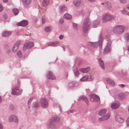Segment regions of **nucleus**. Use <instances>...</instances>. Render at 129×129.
<instances>
[{
	"label": "nucleus",
	"mask_w": 129,
	"mask_h": 129,
	"mask_svg": "<svg viewBox=\"0 0 129 129\" xmlns=\"http://www.w3.org/2000/svg\"><path fill=\"white\" fill-rule=\"evenodd\" d=\"M106 111V110L104 109L101 110L99 113V115L100 116H104L101 117L99 118V120L102 121L104 120H106L108 119L110 117V115L109 114H106L104 115Z\"/></svg>",
	"instance_id": "f257e3e1"
},
{
	"label": "nucleus",
	"mask_w": 129,
	"mask_h": 129,
	"mask_svg": "<svg viewBox=\"0 0 129 129\" xmlns=\"http://www.w3.org/2000/svg\"><path fill=\"white\" fill-rule=\"evenodd\" d=\"M91 24V22L89 18L88 17L86 18L84 21L83 25V29L84 33L87 31L88 28Z\"/></svg>",
	"instance_id": "f03ea898"
},
{
	"label": "nucleus",
	"mask_w": 129,
	"mask_h": 129,
	"mask_svg": "<svg viewBox=\"0 0 129 129\" xmlns=\"http://www.w3.org/2000/svg\"><path fill=\"white\" fill-rule=\"evenodd\" d=\"M124 29L125 27L124 26L118 25L113 28V31L116 34H120L123 33Z\"/></svg>",
	"instance_id": "7ed1b4c3"
},
{
	"label": "nucleus",
	"mask_w": 129,
	"mask_h": 129,
	"mask_svg": "<svg viewBox=\"0 0 129 129\" xmlns=\"http://www.w3.org/2000/svg\"><path fill=\"white\" fill-rule=\"evenodd\" d=\"M103 21L105 22L110 20L113 19L114 17L108 13H106L103 16Z\"/></svg>",
	"instance_id": "20e7f679"
},
{
	"label": "nucleus",
	"mask_w": 129,
	"mask_h": 129,
	"mask_svg": "<svg viewBox=\"0 0 129 129\" xmlns=\"http://www.w3.org/2000/svg\"><path fill=\"white\" fill-rule=\"evenodd\" d=\"M34 45V43L32 42H28L26 43L23 45V50L25 51L26 49H28L33 46Z\"/></svg>",
	"instance_id": "39448f33"
},
{
	"label": "nucleus",
	"mask_w": 129,
	"mask_h": 129,
	"mask_svg": "<svg viewBox=\"0 0 129 129\" xmlns=\"http://www.w3.org/2000/svg\"><path fill=\"white\" fill-rule=\"evenodd\" d=\"M41 106L43 108L46 107L48 105V103L46 100L44 98L41 99L40 101Z\"/></svg>",
	"instance_id": "423d86ee"
},
{
	"label": "nucleus",
	"mask_w": 129,
	"mask_h": 129,
	"mask_svg": "<svg viewBox=\"0 0 129 129\" xmlns=\"http://www.w3.org/2000/svg\"><path fill=\"white\" fill-rule=\"evenodd\" d=\"M90 100L91 101L94 102L99 101V99L98 96L95 94H92L90 96Z\"/></svg>",
	"instance_id": "0eeeda50"
},
{
	"label": "nucleus",
	"mask_w": 129,
	"mask_h": 129,
	"mask_svg": "<svg viewBox=\"0 0 129 129\" xmlns=\"http://www.w3.org/2000/svg\"><path fill=\"white\" fill-rule=\"evenodd\" d=\"M49 3L48 0H44L43 1L42 3V5L43 7H42V11H42V12H44L46 11V8L45 7Z\"/></svg>",
	"instance_id": "6e6552de"
},
{
	"label": "nucleus",
	"mask_w": 129,
	"mask_h": 129,
	"mask_svg": "<svg viewBox=\"0 0 129 129\" xmlns=\"http://www.w3.org/2000/svg\"><path fill=\"white\" fill-rule=\"evenodd\" d=\"M21 42L20 41H17L14 45L12 51L14 52H16L18 49V46Z\"/></svg>",
	"instance_id": "1a4fd4ad"
},
{
	"label": "nucleus",
	"mask_w": 129,
	"mask_h": 129,
	"mask_svg": "<svg viewBox=\"0 0 129 129\" xmlns=\"http://www.w3.org/2000/svg\"><path fill=\"white\" fill-rule=\"evenodd\" d=\"M110 44H108L107 45L105 48L104 53V54H106L110 53Z\"/></svg>",
	"instance_id": "9d476101"
},
{
	"label": "nucleus",
	"mask_w": 129,
	"mask_h": 129,
	"mask_svg": "<svg viewBox=\"0 0 129 129\" xmlns=\"http://www.w3.org/2000/svg\"><path fill=\"white\" fill-rule=\"evenodd\" d=\"M115 118L116 120L119 123L122 122L124 120L123 118L118 115L116 116Z\"/></svg>",
	"instance_id": "9b49d317"
},
{
	"label": "nucleus",
	"mask_w": 129,
	"mask_h": 129,
	"mask_svg": "<svg viewBox=\"0 0 129 129\" xmlns=\"http://www.w3.org/2000/svg\"><path fill=\"white\" fill-rule=\"evenodd\" d=\"M9 120L10 122L13 121L15 122H17L18 121V119L16 116L14 115H12L10 116L9 118Z\"/></svg>",
	"instance_id": "f8f14e48"
},
{
	"label": "nucleus",
	"mask_w": 129,
	"mask_h": 129,
	"mask_svg": "<svg viewBox=\"0 0 129 129\" xmlns=\"http://www.w3.org/2000/svg\"><path fill=\"white\" fill-rule=\"evenodd\" d=\"M28 24V22L26 20H23L19 22L18 25L20 26H26Z\"/></svg>",
	"instance_id": "ddd939ff"
},
{
	"label": "nucleus",
	"mask_w": 129,
	"mask_h": 129,
	"mask_svg": "<svg viewBox=\"0 0 129 129\" xmlns=\"http://www.w3.org/2000/svg\"><path fill=\"white\" fill-rule=\"evenodd\" d=\"M120 106L119 103L117 102H114L112 104L111 107L113 109H116L118 108Z\"/></svg>",
	"instance_id": "4468645a"
},
{
	"label": "nucleus",
	"mask_w": 129,
	"mask_h": 129,
	"mask_svg": "<svg viewBox=\"0 0 129 129\" xmlns=\"http://www.w3.org/2000/svg\"><path fill=\"white\" fill-rule=\"evenodd\" d=\"M12 33L10 31H4L2 33V36L4 37H7L11 35Z\"/></svg>",
	"instance_id": "2eb2a0df"
},
{
	"label": "nucleus",
	"mask_w": 129,
	"mask_h": 129,
	"mask_svg": "<svg viewBox=\"0 0 129 129\" xmlns=\"http://www.w3.org/2000/svg\"><path fill=\"white\" fill-rule=\"evenodd\" d=\"M19 92V90L17 88H15L12 89L11 94L14 95H18Z\"/></svg>",
	"instance_id": "dca6fc26"
},
{
	"label": "nucleus",
	"mask_w": 129,
	"mask_h": 129,
	"mask_svg": "<svg viewBox=\"0 0 129 129\" xmlns=\"http://www.w3.org/2000/svg\"><path fill=\"white\" fill-rule=\"evenodd\" d=\"M47 77L48 78L52 79H54L55 78L52 73L50 72H48Z\"/></svg>",
	"instance_id": "f3484780"
},
{
	"label": "nucleus",
	"mask_w": 129,
	"mask_h": 129,
	"mask_svg": "<svg viewBox=\"0 0 129 129\" xmlns=\"http://www.w3.org/2000/svg\"><path fill=\"white\" fill-rule=\"evenodd\" d=\"M90 68L87 67V68H82L80 69V71L83 73H87L90 69Z\"/></svg>",
	"instance_id": "a211bd4d"
},
{
	"label": "nucleus",
	"mask_w": 129,
	"mask_h": 129,
	"mask_svg": "<svg viewBox=\"0 0 129 129\" xmlns=\"http://www.w3.org/2000/svg\"><path fill=\"white\" fill-rule=\"evenodd\" d=\"M72 16L70 14L68 13H66L63 16V17L64 18L67 20H69L71 19Z\"/></svg>",
	"instance_id": "6ab92c4d"
},
{
	"label": "nucleus",
	"mask_w": 129,
	"mask_h": 129,
	"mask_svg": "<svg viewBox=\"0 0 129 129\" xmlns=\"http://www.w3.org/2000/svg\"><path fill=\"white\" fill-rule=\"evenodd\" d=\"M100 67L103 69H104L103 62L101 58H99L98 59Z\"/></svg>",
	"instance_id": "aec40b11"
},
{
	"label": "nucleus",
	"mask_w": 129,
	"mask_h": 129,
	"mask_svg": "<svg viewBox=\"0 0 129 129\" xmlns=\"http://www.w3.org/2000/svg\"><path fill=\"white\" fill-rule=\"evenodd\" d=\"M60 120L59 118L58 117H54L52 119V120L51 121L50 124L51 125L53 124V123H54L55 122L57 121ZM51 127V125H50Z\"/></svg>",
	"instance_id": "412c9836"
},
{
	"label": "nucleus",
	"mask_w": 129,
	"mask_h": 129,
	"mask_svg": "<svg viewBox=\"0 0 129 129\" xmlns=\"http://www.w3.org/2000/svg\"><path fill=\"white\" fill-rule=\"evenodd\" d=\"M79 100L80 101L81 100H83L87 104H88V100L87 98L85 96H82L79 99Z\"/></svg>",
	"instance_id": "4be33fe9"
},
{
	"label": "nucleus",
	"mask_w": 129,
	"mask_h": 129,
	"mask_svg": "<svg viewBox=\"0 0 129 129\" xmlns=\"http://www.w3.org/2000/svg\"><path fill=\"white\" fill-rule=\"evenodd\" d=\"M80 0H75L74 1V4L76 7H78L80 5Z\"/></svg>",
	"instance_id": "5701e85b"
},
{
	"label": "nucleus",
	"mask_w": 129,
	"mask_h": 129,
	"mask_svg": "<svg viewBox=\"0 0 129 129\" xmlns=\"http://www.w3.org/2000/svg\"><path fill=\"white\" fill-rule=\"evenodd\" d=\"M23 4L27 5L29 4L31 2V0H22Z\"/></svg>",
	"instance_id": "b1692460"
},
{
	"label": "nucleus",
	"mask_w": 129,
	"mask_h": 129,
	"mask_svg": "<svg viewBox=\"0 0 129 129\" xmlns=\"http://www.w3.org/2000/svg\"><path fill=\"white\" fill-rule=\"evenodd\" d=\"M107 82L108 83L110 84L112 86H114L115 84L113 81L109 79L107 80Z\"/></svg>",
	"instance_id": "393cba45"
},
{
	"label": "nucleus",
	"mask_w": 129,
	"mask_h": 129,
	"mask_svg": "<svg viewBox=\"0 0 129 129\" xmlns=\"http://www.w3.org/2000/svg\"><path fill=\"white\" fill-rule=\"evenodd\" d=\"M59 8L60 11L61 13H62L66 10V8L64 6H60Z\"/></svg>",
	"instance_id": "a878e982"
},
{
	"label": "nucleus",
	"mask_w": 129,
	"mask_h": 129,
	"mask_svg": "<svg viewBox=\"0 0 129 129\" xmlns=\"http://www.w3.org/2000/svg\"><path fill=\"white\" fill-rule=\"evenodd\" d=\"M90 44L92 45V46H93L94 48H97L98 46V42H90Z\"/></svg>",
	"instance_id": "bb28decb"
},
{
	"label": "nucleus",
	"mask_w": 129,
	"mask_h": 129,
	"mask_svg": "<svg viewBox=\"0 0 129 129\" xmlns=\"http://www.w3.org/2000/svg\"><path fill=\"white\" fill-rule=\"evenodd\" d=\"M13 11L15 15H16L18 13V10L16 8H15L13 9Z\"/></svg>",
	"instance_id": "cd10ccee"
},
{
	"label": "nucleus",
	"mask_w": 129,
	"mask_h": 129,
	"mask_svg": "<svg viewBox=\"0 0 129 129\" xmlns=\"http://www.w3.org/2000/svg\"><path fill=\"white\" fill-rule=\"evenodd\" d=\"M17 56L19 58H21L22 56V54L21 52L20 51H18L17 52Z\"/></svg>",
	"instance_id": "c85d7f7f"
},
{
	"label": "nucleus",
	"mask_w": 129,
	"mask_h": 129,
	"mask_svg": "<svg viewBox=\"0 0 129 129\" xmlns=\"http://www.w3.org/2000/svg\"><path fill=\"white\" fill-rule=\"evenodd\" d=\"M88 76H85L82 77L81 79V80L82 81H85L87 80Z\"/></svg>",
	"instance_id": "c756f323"
},
{
	"label": "nucleus",
	"mask_w": 129,
	"mask_h": 129,
	"mask_svg": "<svg viewBox=\"0 0 129 129\" xmlns=\"http://www.w3.org/2000/svg\"><path fill=\"white\" fill-rule=\"evenodd\" d=\"M45 30L46 31L49 32L51 30V28L50 27H47L45 28Z\"/></svg>",
	"instance_id": "7c9ffc66"
},
{
	"label": "nucleus",
	"mask_w": 129,
	"mask_h": 129,
	"mask_svg": "<svg viewBox=\"0 0 129 129\" xmlns=\"http://www.w3.org/2000/svg\"><path fill=\"white\" fill-rule=\"evenodd\" d=\"M58 43V41H55L54 42H50L48 43V46H50L52 45H53L54 44H56Z\"/></svg>",
	"instance_id": "2f4dec72"
},
{
	"label": "nucleus",
	"mask_w": 129,
	"mask_h": 129,
	"mask_svg": "<svg viewBox=\"0 0 129 129\" xmlns=\"http://www.w3.org/2000/svg\"><path fill=\"white\" fill-rule=\"evenodd\" d=\"M33 107H38V103L36 102H35L33 104Z\"/></svg>",
	"instance_id": "473e14b6"
},
{
	"label": "nucleus",
	"mask_w": 129,
	"mask_h": 129,
	"mask_svg": "<svg viewBox=\"0 0 129 129\" xmlns=\"http://www.w3.org/2000/svg\"><path fill=\"white\" fill-rule=\"evenodd\" d=\"M125 37L126 39L128 40L129 39V34L128 33L125 34Z\"/></svg>",
	"instance_id": "72a5a7b5"
},
{
	"label": "nucleus",
	"mask_w": 129,
	"mask_h": 129,
	"mask_svg": "<svg viewBox=\"0 0 129 129\" xmlns=\"http://www.w3.org/2000/svg\"><path fill=\"white\" fill-rule=\"evenodd\" d=\"M93 77L91 76H89L88 77V79L87 80L88 81H91L93 80Z\"/></svg>",
	"instance_id": "f704fd0d"
},
{
	"label": "nucleus",
	"mask_w": 129,
	"mask_h": 129,
	"mask_svg": "<svg viewBox=\"0 0 129 129\" xmlns=\"http://www.w3.org/2000/svg\"><path fill=\"white\" fill-rule=\"evenodd\" d=\"M73 25L74 28L77 30L78 27L77 24L76 23H73Z\"/></svg>",
	"instance_id": "c9c22d12"
},
{
	"label": "nucleus",
	"mask_w": 129,
	"mask_h": 129,
	"mask_svg": "<svg viewBox=\"0 0 129 129\" xmlns=\"http://www.w3.org/2000/svg\"><path fill=\"white\" fill-rule=\"evenodd\" d=\"M122 13L123 14H127V13L126 11L125 10H123L122 11Z\"/></svg>",
	"instance_id": "e433bc0d"
},
{
	"label": "nucleus",
	"mask_w": 129,
	"mask_h": 129,
	"mask_svg": "<svg viewBox=\"0 0 129 129\" xmlns=\"http://www.w3.org/2000/svg\"><path fill=\"white\" fill-rule=\"evenodd\" d=\"M34 98L33 97L31 98L29 100L28 102V106H29V104L32 101V99Z\"/></svg>",
	"instance_id": "4c0bfd02"
},
{
	"label": "nucleus",
	"mask_w": 129,
	"mask_h": 129,
	"mask_svg": "<svg viewBox=\"0 0 129 129\" xmlns=\"http://www.w3.org/2000/svg\"><path fill=\"white\" fill-rule=\"evenodd\" d=\"M64 21V19L63 18L60 19V21L59 23L60 24L62 23H63Z\"/></svg>",
	"instance_id": "58836bf2"
},
{
	"label": "nucleus",
	"mask_w": 129,
	"mask_h": 129,
	"mask_svg": "<svg viewBox=\"0 0 129 129\" xmlns=\"http://www.w3.org/2000/svg\"><path fill=\"white\" fill-rule=\"evenodd\" d=\"M107 4L108 5L107 7L108 8H111V4L110 3H108Z\"/></svg>",
	"instance_id": "ea45409f"
},
{
	"label": "nucleus",
	"mask_w": 129,
	"mask_h": 129,
	"mask_svg": "<svg viewBox=\"0 0 129 129\" xmlns=\"http://www.w3.org/2000/svg\"><path fill=\"white\" fill-rule=\"evenodd\" d=\"M76 70H75V71L74 72V73L75 75L76 76H77L79 74V73L78 71L77 70V69H76Z\"/></svg>",
	"instance_id": "a19ab883"
},
{
	"label": "nucleus",
	"mask_w": 129,
	"mask_h": 129,
	"mask_svg": "<svg viewBox=\"0 0 129 129\" xmlns=\"http://www.w3.org/2000/svg\"><path fill=\"white\" fill-rule=\"evenodd\" d=\"M3 10V7L2 5L0 4V12L2 11Z\"/></svg>",
	"instance_id": "79ce46f5"
},
{
	"label": "nucleus",
	"mask_w": 129,
	"mask_h": 129,
	"mask_svg": "<svg viewBox=\"0 0 129 129\" xmlns=\"http://www.w3.org/2000/svg\"><path fill=\"white\" fill-rule=\"evenodd\" d=\"M119 1L121 2L124 3H126L127 0H119Z\"/></svg>",
	"instance_id": "37998d69"
},
{
	"label": "nucleus",
	"mask_w": 129,
	"mask_h": 129,
	"mask_svg": "<svg viewBox=\"0 0 129 129\" xmlns=\"http://www.w3.org/2000/svg\"><path fill=\"white\" fill-rule=\"evenodd\" d=\"M95 22L93 24V27H97V26L99 24V23H97L96 24V25H95Z\"/></svg>",
	"instance_id": "c03bdc74"
},
{
	"label": "nucleus",
	"mask_w": 129,
	"mask_h": 129,
	"mask_svg": "<svg viewBox=\"0 0 129 129\" xmlns=\"http://www.w3.org/2000/svg\"><path fill=\"white\" fill-rule=\"evenodd\" d=\"M45 18H43L42 19V22L43 23H44L45 22Z\"/></svg>",
	"instance_id": "a18cd8bd"
},
{
	"label": "nucleus",
	"mask_w": 129,
	"mask_h": 129,
	"mask_svg": "<svg viewBox=\"0 0 129 129\" xmlns=\"http://www.w3.org/2000/svg\"><path fill=\"white\" fill-rule=\"evenodd\" d=\"M125 86V85L124 84H121L120 85V86L121 88H123Z\"/></svg>",
	"instance_id": "49530a36"
},
{
	"label": "nucleus",
	"mask_w": 129,
	"mask_h": 129,
	"mask_svg": "<svg viewBox=\"0 0 129 129\" xmlns=\"http://www.w3.org/2000/svg\"><path fill=\"white\" fill-rule=\"evenodd\" d=\"M63 37L62 35H60L59 37V38L60 39H62L63 38Z\"/></svg>",
	"instance_id": "de8ad7c7"
},
{
	"label": "nucleus",
	"mask_w": 129,
	"mask_h": 129,
	"mask_svg": "<svg viewBox=\"0 0 129 129\" xmlns=\"http://www.w3.org/2000/svg\"><path fill=\"white\" fill-rule=\"evenodd\" d=\"M129 121V119L128 118L127 119V120H126L127 124V125H128Z\"/></svg>",
	"instance_id": "09e8293b"
},
{
	"label": "nucleus",
	"mask_w": 129,
	"mask_h": 129,
	"mask_svg": "<svg viewBox=\"0 0 129 129\" xmlns=\"http://www.w3.org/2000/svg\"><path fill=\"white\" fill-rule=\"evenodd\" d=\"M74 112L75 110H72L70 111V112L71 113H73Z\"/></svg>",
	"instance_id": "8fccbe9b"
},
{
	"label": "nucleus",
	"mask_w": 129,
	"mask_h": 129,
	"mask_svg": "<svg viewBox=\"0 0 129 129\" xmlns=\"http://www.w3.org/2000/svg\"><path fill=\"white\" fill-rule=\"evenodd\" d=\"M8 1V0H3V2L5 3H7Z\"/></svg>",
	"instance_id": "3c124183"
},
{
	"label": "nucleus",
	"mask_w": 129,
	"mask_h": 129,
	"mask_svg": "<svg viewBox=\"0 0 129 129\" xmlns=\"http://www.w3.org/2000/svg\"><path fill=\"white\" fill-rule=\"evenodd\" d=\"M0 129H2V127L1 123H0Z\"/></svg>",
	"instance_id": "603ef678"
},
{
	"label": "nucleus",
	"mask_w": 129,
	"mask_h": 129,
	"mask_svg": "<svg viewBox=\"0 0 129 129\" xmlns=\"http://www.w3.org/2000/svg\"><path fill=\"white\" fill-rule=\"evenodd\" d=\"M5 48H6V49H7L8 48V47L7 46H5Z\"/></svg>",
	"instance_id": "864d4df0"
},
{
	"label": "nucleus",
	"mask_w": 129,
	"mask_h": 129,
	"mask_svg": "<svg viewBox=\"0 0 129 129\" xmlns=\"http://www.w3.org/2000/svg\"><path fill=\"white\" fill-rule=\"evenodd\" d=\"M13 106H11V107H10V108L11 109V110H12V108H13Z\"/></svg>",
	"instance_id": "5fc2aeb1"
},
{
	"label": "nucleus",
	"mask_w": 129,
	"mask_h": 129,
	"mask_svg": "<svg viewBox=\"0 0 129 129\" xmlns=\"http://www.w3.org/2000/svg\"><path fill=\"white\" fill-rule=\"evenodd\" d=\"M88 1H90V2H93L94 1V0H88Z\"/></svg>",
	"instance_id": "6e6d98bb"
},
{
	"label": "nucleus",
	"mask_w": 129,
	"mask_h": 129,
	"mask_svg": "<svg viewBox=\"0 0 129 129\" xmlns=\"http://www.w3.org/2000/svg\"><path fill=\"white\" fill-rule=\"evenodd\" d=\"M1 96H0V103L1 102Z\"/></svg>",
	"instance_id": "4d7b16f0"
},
{
	"label": "nucleus",
	"mask_w": 129,
	"mask_h": 129,
	"mask_svg": "<svg viewBox=\"0 0 129 129\" xmlns=\"http://www.w3.org/2000/svg\"><path fill=\"white\" fill-rule=\"evenodd\" d=\"M71 84H72V83H70V84H69V85L70 86H71Z\"/></svg>",
	"instance_id": "13d9d810"
},
{
	"label": "nucleus",
	"mask_w": 129,
	"mask_h": 129,
	"mask_svg": "<svg viewBox=\"0 0 129 129\" xmlns=\"http://www.w3.org/2000/svg\"><path fill=\"white\" fill-rule=\"evenodd\" d=\"M128 51H129V48H128Z\"/></svg>",
	"instance_id": "bf43d9fd"
},
{
	"label": "nucleus",
	"mask_w": 129,
	"mask_h": 129,
	"mask_svg": "<svg viewBox=\"0 0 129 129\" xmlns=\"http://www.w3.org/2000/svg\"><path fill=\"white\" fill-rule=\"evenodd\" d=\"M128 110L129 111V108H128Z\"/></svg>",
	"instance_id": "052dcab7"
},
{
	"label": "nucleus",
	"mask_w": 129,
	"mask_h": 129,
	"mask_svg": "<svg viewBox=\"0 0 129 129\" xmlns=\"http://www.w3.org/2000/svg\"><path fill=\"white\" fill-rule=\"evenodd\" d=\"M29 35V36H30V35Z\"/></svg>",
	"instance_id": "680f3d73"
},
{
	"label": "nucleus",
	"mask_w": 129,
	"mask_h": 129,
	"mask_svg": "<svg viewBox=\"0 0 129 129\" xmlns=\"http://www.w3.org/2000/svg\"><path fill=\"white\" fill-rule=\"evenodd\" d=\"M66 1H67V0H66Z\"/></svg>",
	"instance_id": "e2e57ef3"
}]
</instances>
